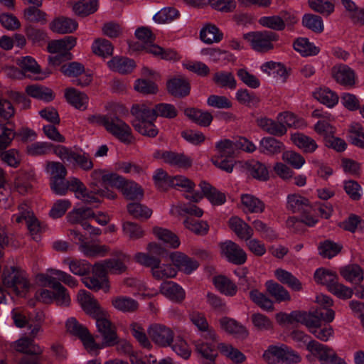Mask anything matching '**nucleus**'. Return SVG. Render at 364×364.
I'll return each instance as SVG.
<instances>
[{"label": "nucleus", "mask_w": 364, "mask_h": 364, "mask_svg": "<svg viewBox=\"0 0 364 364\" xmlns=\"http://www.w3.org/2000/svg\"><path fill=\"white\" fill-rule=\"evenodd\" d=\"M68 221L72 224H80L86 230L85 234L76 230L71 232L75 242L79 245V249L86 256L91 255L90 246V222H91V204L77 203L75 208L67 215Z\"/></svg>", "instance_id": "f257e3e1"}, {"label": "nucleus", "mask_w": 364, "mask_h": 364, "mask_svg": "<svg viewBox=\"0 0 364 364\" xmlns=\"http://www.w3.org/2000/svg\"><path fill=\"white\" fill-rule=\"evenodd\" d=\"M3 287H0V304H6L12 299V294L25 296L29 289V283L26 273L15 267H6L2 273Z\"/></svg>", "instance_id": "f03ea898"}, {"label": "nucleus", "mask_w": 364, "mask_h": 364, "mask_svg": "<svg viewBox=\"0 0 364 364\" xmlns=\"http://www.w3.org/2000/svg\"><path fill=\"white\" fill-rule=\"evenodd\" d=\"M125 178L115 173H107L102 170L92 171V204L100 203L103 198L112 200L117 194L107 187L111 186L120 191Z\"/></svg>", "instance_id": "7ed1b4c3"}, {"label": "nucleus", "mask_w": 364, "mask_h": 364, "mask_svg": "<svg viewBox=\"0 0 364 364\" xmlns=\"http://www.w3.org/2000/svg\"><path fill=\"white\" fill-rule=\"evenodd\" d=\"M92 318L96 320V326L103 337L102 344H98L92 338V351L105 346H113L118 339L116 328L109 319V315L100 306L99 302L92 298Z\"/></svg>", "instance_id": "20e7f679"}, {"label": "nucleus", "mask_w": 364, "mask_h": 364, "mask_svg": "<svg viewBox=\"0 0 364 364\" xmlns=\"http://www.w3.org/2000/svg\"><path fill=\"white\" fill-rule=\"evenodd\" d=\"M130 112L134 117L132 124L136 132L149 137H155L158 134V129L154 124L156 120L154 107L143 103L135 104Z\"/></svg>", "instance_id": "39448f33"}, {"label": "nucleus", "mask_w": 364, "mask_h": 364, "mask_svg": "<svg viewBox=\"0 0 364 364\" xmlns=\"http://www.w3.org/2000/svg\"><path fill=\"white\" fill-rule=\"evenodd\" d=\"M94 122L102 124L109 133L122 143L130 144L134 141L131 127L118 117L107 118L105 116H92V122Z\"/></svg>", "instance_id": "423d86ee"}, {"label": "nucleus", "mask_w": 364, "mask_h": 364, "mask_svg": "<svg viewBox=\"0 0 364 364\" xmlns=\"http://www.w3.org/2000/svg\"><path fill=\"white\" fill-rule=\"evenodd\" d=\"M75 44L76 39L73 36H65L61 39L50 42L48 50L50 53L56 55L49 57V63L53 65H58L63 60L71 59L72 56L70 50Z\"/></svg>", "instance_id": "0eeeda50"}, {"label": "nucleus", "mask_w": 364, "mask_h": 364, "mask_svg": "<svg viewBox=\"0 0 364 364\" xmlns=\"http://www.w3.org/2000/svg\"><path fill=\"white\" fill-rule=\"evenodd\" d=\"M255 51L266 53L274 48L273 42L277 41L279 35L271 31L250 32L243 35Z\"/></svg>", "instance_id": "6e6552de"}, {"label": "nucleus", "mask_w": 364, "mask_h": 364, "mask_svg": "<svg viewBox=\"0 0 364 364\" xmlns=\"http://www.w3.org/2000/svg\"><path fill=\"white\" fill-rule=\"evenodd\" d=\"M263 358L269 364H274V358L287 364L298 363L301 361V356L285 345L269 346L263 353Z\"/></svg>", "instance_id": "1a4fd4ad"}, {"label": "nucleus", "mask_w": 364, "mask_h": 364, "mask_svg": "<svg viewBox=\"0 0 364 364\" xmlns=\"http://www.w3.org/2000/svg\"><path fill=\"white\" fill-rule=\"evenodd\" d=\"M153 156L157 159H162L165 164L171 166L183 169L189 168L193 164V159L183 152H176L171 150H156L154 153Z\"/></svg>", "instance_id": "9d476101"}, {"label": "nucleus", "mask_w": 364, "mask_h": 364, "mask_svg": "<svg viewBox=\"0 0 364 364\" xmlns=\"http://www.w3.org/2000/svg\"><path fill=\"white\" fill-rule=\"evenodd\" d=\"M307 349L318 358L321 364H346L332 349L318 341H309Z\"/></svg>", "instance_id": "9b49d317"}, {"label": "nucleus", "mask_w": 364, "mask_h": 364, "mask_svg": "<svg viewBox=\"0 0 364 364\" xmlns=\"http://www.w3.org/2000/svg\"><path fill=\"white\" fill-rule=\"evenodd\" d=\"M65 329L68 334L80 340L88 353L91 352V335L86 326L75 317H70L65 321Z\"/></svg>", "instance_id": "f8f14e48"}, {"label": "nucleus", "mask_w": 364, "mask_h": 364, "mask_svg": "<svg viewBox=\"0 0 364 364\" xmlns=\"http://www.w3.org/2000/svg\"><path fill=\"white\" fill-rule=\"evenodd\" d=\"M18 213L13 215L12 220L16 223H21L26 222L28 230L34 240H38L36 237L38 232L41 230V226L38 220L33 216V213L31 211L28 205L23 203L18 206Z\"/></svg>", "instance_id": "ddd939ff"}, {"label": "nucleus", "mask_w": 364, "mask_h": 364, "mask_svg": "<svg viewBox=\"0 0 364 364\" xmlns=\"http://www.w3.org/2000/svg\"><path fill=\"white\" fill-rule=\"evenodd\" d=\"M220 250L222 255L225 257L229 262L241 265L247 261V256L245 250L231 240H227L221 243Z\"/></svg>", "instance_id": "4468645a"}, {"label": "nucleus", "mask_w": 364, "mask_h": 364, "mask_svg": "<svg viewBox=\"0 0 364 364\" xmlns=\"http://www.w3.org/2000/svg\"><path fill=\"white\" fill-rule=\"evenodd\" d=\"M147 331L151 340L161 347L169 346L173 343V331L163 324L154 323L149 327Z\"/></svg>", "instance_id": "2eb2a0df"}, {"label": "nucleus", "mask_w": 364, "mask_h": 364, "mask_svg": "<svg viewBox=\"0 0 364 364\" xmlns=\"http://www.w3.org/2000/svg\"><path fill=\"white\" fill-rule=\"evenodd\" d=\"M38 279L43 286L50 287L55 291V301L58 305L68 306L70 302L67 289L50 276L38 275Z\"/></svg>", "instance_id": "dca6fc26"}, {"label": "nucleus", "mask_w": 364, "mask_h": 364, "mask_svg": "<svg viewBox=\"0 0 364 364\" xmlns=\"http://www.w3.org/2000/svg\"><path fill=\"white\" fill-rule=\"evenodd\" d=\"M55 153L63 161L73 165H78L83 169H89L91 167V161H88L85 156L77 154L65 146L56 147Z\"/></svg>", "instance_id": "f3484780"}, {"label": "nucleus", "mask_w": 364, "mask_h": 364, "mask_svg": "<svg viewBox=\"0 0 364 364\" xmlns=\"http://www.w3.org/2000/svg\"><path fill=\"white\" fill-rule=\"evenodd\" d=\"M333 78L340 85L353 87L355 84V73L347 65L340 64L331 68Z\"/></svg>", "instance_id": "a211bd4d"}, {"label": "nucleus", "mask_w": 364, "mask_h": 364, "mask_svg": "<svg viewBox=\"0 0 364 364\" xmlns=\"http://www.w3.org/2000/svg\"><path fill=\"white\" fill-rule=\"evenodd\" d=\"M170 259L178 269L184 273L189 274L196 270L199 263L181 252H175L170 254Z\"/></svg>", "instance_id": "6ab92c4d"}, {"label": "nucleus", "mask_w": 364, "mask_h": 364, "mask_svg": "<svg viewBox=\"0 0 364 364\" xmlns=\"http://www.w3.org/2000/svg\"><path fill=\"white\" fill-rule=\"evenodd\" d=\"M168 92L175 97L183 98L190 93L191 85L184 77H173L166 82Z\"/></svg>", "instance_id": "aec40b11"}, {"label": "nucleus", "mask_w": 364, "mask_h": 364, "mask_svg": "<svg viewBox=\"0 0 364 364\" xmlns=\"http://www.w3.org/2000/svg\"><path fill=\"white\" fill-rule=\"evenodd\" d=\"M109 68L122 75L131 73L136 68L135 61L133 59L124 56H114L107 62Z\"/></svg>", "instance_id": "412c9836"}, {"label": "nucleus", "mask_w": 364, "mask_h": 364, "mask_svg": "<svg viewBox=\"0 0 364 364\" xmlns=\"http://www.w3.org/2000/svg\"><path fill=\"white\" fill-rule=\"evenodd\" d=\"M219 323L223 330L236 338L244 339L248 336L246 328L233 318L223 317L219 320Z\"/></svg>", "instance_id": "4be33fe9"}, {"label": "nucleus", "mask_w": 364, "mask_h": 364, "mask_svg": "<svg viewBox=\"0 0 364 364\" xmlns=\"http://www.w3.org/2000/svg\"><path fill=\"white\" fill-rule=\"evenodd\" d=\"M257 124L263 131L270 135L282 136L287 133V127L279 123V121H274L270 118L261 117L257 119Z\"/></svg>", "instance_id": "5701e85b"}, {"label": "nucleus", "mask_w": 364, "mask_h": 364, "mask_svg": "<svg viewBox=\"0 0 364 364\" xmlns=\"http://www.w3.org/2000/svg\"><path fill=\"white\" fill-rule=\"evenodd\" d=\"M69 190L74 193L77 199L82 204H91V193L85 185L77 178H70L68 180Z\"/></svg>", "instance_id": "b1692460"}, {"label": "nucleus", "mask_w": 364, "mask_h": 364, "mask_svg": "<svg viewBox=\"0 0 364 364\" xmlns=\"http://www.w3.org/2000/svg\"><path fill=\"white\" fill-rule=\"evenodd\" d=\"M160 292L169 299L181 302L185 299V291L178 284L167 281L160 286Z\"/></svg>", "instance_id": "393cba45"}, {"label": "nucleus", "mask_w": 364, "mask_h": 364, "mask_svg": "<svg viewBox=\"0 0 364 364\" xmlns=\"http://www.w3.org/2000/svg\"><path fill=\"white\" fill-rule=\"evenodd\" d=\"M64 95L67 102L76 109L84 110L88 106L89 97L75 88H67Z\"/></svg>", "instance_id": "a878e982"}, {"label": "nucleus", "mask_w": 364, "mask_h": 364, "mask_svg": "<svg viewBox=\"0 0 364 364\" xmlns=\"http://www.w3.org/2000/svg\"><path fill=\"white\" fill-rule=\"evenodd\" d=\"M77 28V23L70 18L58 17L50 24V28L55 33L65 34L75 31Z\"/></svg>", "instance_id": "bb28decb"}, {"label": "nucleus", "mask_w": 364, "mask_h": 364, "mask_svg": "<svg viewBox=\"0 0 364 364\" xmlns=\"http://www.w3.org/2000/svg\"><path fill=\"white\" fill-rule=\"evenodd\" d=\"M12 346L16 351L23 353L40 355L43 353V348L32 338L28 337L19 338L13 343Z\"/></svg>", "instance_id": "cd10ccee"}, {"label": "nucleus", "mask_w": 364, "mask_h": 364, "mask_svg": "<svg viewBox=\"0 0 364 364\" xmlns=\"http://www.w3.org/2000/svg\"><path fill=\"white\" fill-rule=\"evenodd\" d=\"M284 148V144L273 136L263 137L259 142L260 152L267 155L279 154Z\"/></svg>", "instance_id": "c85d7f7f"}, {"label": "nucleus", "mask_w": 364, "mask_h": 364, "mask_svg": "<svg viewBox=\"0 0 364 364\" xmlns=\"http://www.w3.org/2000/svg\"><path fill=\"white\" fill-rule=\"evenodd\" d=\"M294 49L303 57L314 56L320 52V48L311 43L306 38H298L293 43Z\"/></svg>", "instance_id": "c756f323"}, {"label": "nucleus", "mask_w": 364, "mask_h": 364, "mask_svg": "<svg viewBox=\"0 0 364 364\" xmlns=\"http://www.w3.org/2000/svg\"><path fill=\"white\" fill-rule=\"evenodd\" d=\"M229 225L234 232L241 239L248 240L253 235V229L237 217L231 218Z\"/></svg>", "instance_id": "7c9ffc66"}, {"label": "nucleus", "mask_w": 364, "mask_h": 364, "mask_svg": "<svg viewBox=\"0 0 364 364\" xmlns=\"http://www.w3.org/2000/svg\"><path fill=\"white\" fill-rule=\"evenodd\" d=\"M240 146L237 140L232 141L227 139L220 140L215 144V149L222 158L235 157L240 150Z\"/></svg>", "instance_id": "2f4dec72"}, {"label": "nucleus", "mask_w": 364, "mask_h": 364, "mask_svg": "<svg viewBox=\"0 0 364 364\" xmlns=\"http://www.w3.org/2000/svg\"><path fill=\"white\" fill-rule=\"evenodd\" d=\"M268 294L272 296L277 302L287 301L291 300V296L288 291L281 284L269 280L265 283Z\"/></svg>", "instance_id": "473e14b6"}, {"label": "nucleus", "mask_w": 364, "mask_h": 364, "mask_svg": "<svg viewBox=\"0 0 364 364\" xmlns=\"http://www.w3.org/2000/svg\"><path fill=\"white\" fill-rule=\"evenodd\" d=\"M184 114L193 122L202 127H208L213 119L209 112L196 108H187L185 109Z\"/></svg>", "instance_id": "72a5a7b5"}, {"label": "nucleus", "mask_w": 364, "mask_h": 364, "mask_svg": "<svg viewBox=\"0 0 364 364\" xmlns=\"http://www.w3.org/2000/svg\"><path fill=\"white\" fill-rule=\"evenodd\" d=\"M287 208L293 213H306L310 209L307 198L297 194H291L287 197Z\"/></svg>", "instance_id": "f704fd0d"}, {"label": "nucleus", "mask_w": 364, "mask_h": 364, "mask_svg": "<svg viewBox=\"0 0 364 364\" xmlns=\"http://www.w3.org/2000/svg\"><path fill=\"white\" fill-rule=\"evenodd\" d=\"M199 186L204 195L210 202L216 205H220L225 202V196L224 193L218 191L210 184L205 181H201Z\"/></svg>", "instance_id": "c9c22d12"}, {"label": "nucleus", "mask_w": 364, "mask_h": 364, "mask_svg": "<svg viewBox=\"0 0 364 364\" xmlns=\"http://www.w3.org/2000/svg\"><path fill=\"white\" fill-rule=\"evenodd\" d=\"M245 168L254 178L265 181L269 178V171L266 166L258 161H249L245 163Z\"/></svg>", "instance_id": "e433bc0d"}, {"label": "nucleus", "mask_w": 364, "mask_h": 364, "mask_svg": "<svg viewBox=\"0 0 364 364\" xmlns=\"http://www.w3.org/2000/svg\"><path fill=\"white\" fill-rule=\"evenodd\" d=\"M341 275L347 281L358 284L363 279V272L358 264H349L340 269Z\"/></svg>", "instance_id": "4c0bfd02"}, {"label": "nucleus", "mask_w": 364, "mask_h": 364, "mask_svg": "<svg viewBox=\"0 0 364 364\" xmlns=\"http://www.w3.org/2000/svg\"><path fill=\"white\" fill-rule=\"evenodd\" d=\"M291 139L296 146L306 153L314 152L318 146L314 139L302 133L292 134Z\"/></svg>", "instance_id": "58836bf2"}, {"label": "nucleus", "mask_w": 364, "mask_h": 364, "mask_svg": "<svg viewBox=\"0 0 364 364\" xmlns=\"http://www.w3.org/2000/svg\"><path fill=\"white\" fill-rule=\"evenodd\" d=\"M296 322L305 325L311 333L321 323L318 311L309 313L297 311Z\"/></svg>", "instance_id": "ea45409f"}, {"label": "nucleus", "mask_w": 364, "mask_h": 364, "mask_svg": "<svg viewBox=\"0 0 364 364\" xmlns=\"http://www.w3.org/2000/svg\"><path fill=\"white\" fill-rule=\"evenodd\" d=\"M213 81L221 88L235 90L237 87V81L230 72L219 71L213 76Z\"/></svg>", "instance_id": "a19ab883"}, {"label": "nucleus", "mask_w": 364, "mask_h": 364, "mask_svg": "<svg viewBox=\"0 0 364 364\" xmlns=\"http://www.w3.org/2000/svg\"><path fill=\"white\" fill-rule=\"evenodd\" d=\"M215 287L223 294L229 296H235L237 287L235 283L225 276H217L213 278Z\"/></svg>", "instance_id": "79ce46f5"}, {"label": "nucleus", "mask_w": 364, "mask_h": 364, "mask_svg": "<svg viewBox=\"0 0 364 364\" xmlns=\"http://www.w3.org/2000/svg\"><path fill=\"white\" fill-rule=\"evenodd\" d=\"M223 33L215 25L212 24H208L203 27L200 33L201 41L207 44L218 43L223 39Z\"/></svg>", "instance_id": "37998d69"}, {"label": "nucleus", "mask_w": 364, "mask_h": 364, "mask_svg": "<svg viewBox=\"0 0 364 364\" xmlns=\"http://www.w3.org/2000/svg\"><path fill=\"white\" fill-rule=\"evenodd\" d=\"M120 191L128 200H137L142 198L144 192L141 187L133 181H124V184Z\"/></svg>", "instance_id": "c03bdc74"}, {"label": "nucleus", "mask_w": 364, "mask_h": 364, "mask_svg": "<svg viewBox=\"0 0 364 364\" xmlns=\"http://www.w3.org/2000/svg\"><path fill=\"white\" fill-rule=\"evenodd\" d=\"M153 232L159 240L166 243L171 247L177 248L180 245L177 235L168 229L155 227L153 228Z\"/></svg>", "instance_id": "a18cd8bd"}, {"label": "nucleus", "mask_w": 364, "mask_h": 364, "mask_svg": "<svg viewBox=\"0 0 364 364\" xmlns=\"http://www.w3.org/2000/svg\"><path fill=\"white\" fill-rule=\"evenodd\" d=\"M196 348L198 353L205 359L204 361H215L218 355V350L215 343L208 341H198L196 343Z\"/></svg>", "instance_id": "49530a36"}, {"label": "nucleus", "mask_w": 364, "mask_h": 364, "mask_svg": "<svg viewBox=\"0 0 364 364\" xmlns=\"http://www.w3.org/2000/svg\"><path fill=\"white\" fill-rule=\"evenodd\" d=\"M115 309L122 312H133L138 309L139 304L134 299L127 296H117L112 300Z\"/></svg>", "instance_id": "de8ad7c7"}, {"label": "nucleus", "mask_w": 364, "mask_h": 364, "mask_svg": "<svg viewBox=\"0 0 364 364\" xmlns=\"http://www.w3.org/2000/svg\"><path fill=\"white\" fill-rule=\"evenodd\" d=\"M114 46L107 39L103 38H96L94 41L92 52L102 58L112 56L113 54Z\"/></svg>", "instance_id": "09e8293b"}, {"label": "nucleus", "mask_w": 364, "mask_h": 364, "mask_svg": "<svg viewBox=\"0 0 364 364\" xmlns=\"http://www.w3.org/2000/svg\"><path fill=\"white\" fill-rule=\"evenodd\" d=\"M28 95L46 102L51 101L53 99V92L45 87L38 85H32L26 87Z\"/></svg>", "instance_id": "8fccbe9b"}, {"label": "nucleus", "mask_w": 364, "mask_h": 364, "mask_svg": "<svg viewBox=\"0 0 364 364\" xmlns=\"http://www.w3.org/2000/svg\"><path fill=\"white\" fill-rule=\"evenodd\" d=\"M220 353L236 363H241L246 360L245 355L238 349L231 345L223 343H219L217 346Z\"/></svg>", "instance_id": "3c124183"}, {"label": "nucleus", "mask_w": 364, "mask_h": 364, "mask_svg": "<svg viewBox=\"0 0 364 364\" xmlns=\"http://www.w3.org/2000/svg\"><path fill=\"white\" fill-rule=\"evenodd\" d=\"M249 294L250 299L262 309L267 311L274 310L273 301L263 293L254 289L250 291Z\"/></svg>", "instance_id": "603ef678"}, {"label": "nucleus", "mask_w": 364, "mask_h": 364, "mask_svg": "<svg viewBox=\"0 0 364 364\" xmlns=\"http://www.w3.org/2000/svg\"><path fill=\"white\" fill-rule=\"evenodd\" d=\"M315 97L328 107H334L338 102V97L336 92L328 88H321L314 93Z\"/></svg>", "instance_id": "864d4df0"}, {"label": "nucleus", "mask_w": 364, "mask_h": 364, "mask_svg": "<svg viewBox=\"0 0 364 364\" xmlns=\"http://www.w3.org/2000/svg\"><path fill=\"white\" fill-rule=\"evenodd\" d=\"M41 275L50 276L54 279V281L62 282L72 288L75 287L77 284V280L70 274L56 269H49L46 274H41Z\"/></svg>", "instance_id": "5fc2aeb1"}, {"label": "nucleus", "mask_w": 364, "mask_h": 364, "mask_svg": "<svg viewBox=\"0 0 364 364\" xmlns=\"http://www.w3.org/2000/svg\"><path fill=\"white\" fill-rule=\"evenodd\" d=\"M241 201L242 205L251 213H260L264 210V203L252 195H242Z\"/></svg>", "instance_id": "6e6d98bb"}, {"label": "nucleus", "mask_w": 364, "mask_h": 364, "mask_svg": "<svg viewBox=\"0 0 364 364\" xmlns=\"http://www.w3.org/2000/svg\"><path fill=\"white\" fill-rule=\"evenodd\" d=\"M34 176L32 173L19 176L15 181L14 188L20 194H26L31 191Z\"/></svg>", "instance_id": "4d7b16f0"}, {"label": "nucleus", "mask_w": 364, "mask_h": 364, "mask_svg": "<svg viewBox=\"0 0 364 364\" xmlns=\"http://www.w3.org/2000/svg\"><path fill=\"white\" fill-rule=\"evenodd\" d=\"M336 272L323 268H319L314 273V279L317 283L326 286L327 289L338 280Z\"/></svg>", "instance_id": "13d9d810"}, {"label": "nucleus", "mask_w": 364, "mask_h": 364, "mask_svg": "<svg viewBox=\"0 0 364 364\" xmlns=\"http://www.w3.org/2000/svg\"><path fill=\"white\" fill-rule=\"evenodd\" d=\"M302 24L312 31L320 33L323 31V20L321 16L307 14L302 18Z\"/></svg>", "instance_id": "bf43d9fd"}, {"label": "nucleus", "mask_w": 364, "mask_h": 364, "mask_svg": "<svg viewBox=\"0 0 364 364\" xmlns=\"http://www.w3.org/2000/svg\"><path fill=\"white\" fill-rule=\"evenodd\" d=\"M310 8L323 16H329L334 11V4L331 0H309Z\"/></svg>", "instance_id": "052dcab7"}, {"label": "nucleus", "mask_w": 364, "mask_h": 364, "mask_svg": "<svg viewBox=\"0 0 364 364\" xmlns=\"http://www.w3.org/2000/svg\"><path fill=\"white\" fill-rule=\"evenodd\" d=\"M130 330L132 336L139 343L141 346L147 349L151 347V343L146 334V331L141 324L132 323L130 325Z\"/></svg>", "instance_id": "680f3d73"}, {"label": "nucleus", "mask_w": 364, "mask_h": 364, "mask_svg": "<svg viewBox=\"0 0 364 364\" xmlns=\"http://www.w3.org/2000/svg\"><path fill=\"white\" fill-rule=\"evenodd\" d=\"M134 260L139 264L146 267H150L151 272L153 269L161 264V260L156 256L151 255L149 253L137 252L134 257Z\"/></svg>", "instance_id": "e2e57ef3"}, {"label": "nucleus", "mask_w": 364, "mask_h": 364, "mask_svg": "<svg viewBox=\"0 0 364 364\" xmlns=\"http://www.w3.org/2000/svg\"><path fill=\"white\" fill-rule=\"evenodd\" d=\"M152 276L157 280L173 278L177 274V269L171 264H159L153 269Z\"/></svg>", "instance_id": "0e129e2a"}, {"label": "nucleus", "mask_w": 364, "mask_h": 364, "mask_svg": "<svg viewBox=\"0 0 364 364\" xmlns=\"http://www.w3.org/2000/svg\"><path fill=\"white\" fill-rule=\"evenodd\" d=\"M342 247L331 240H325L318 246L319 254L325 258H332L340 252Z\"/></svg>", "instance_id": "69168bd1"}, {"label": "nucleus", "mask_w": 364, "mask_h": 364, "mask_svg": "<svg viewBox=\"0 0 364 364\" xmlns=\"http://www.w3.org/2000/svg\"><path fill=\"white\" fill-rule=\"evenodd\" d=\"M350 142L360 148H364V132L363 127L358 123H353L349 129Z\"/></svg>", "instance_id": "338daca9"}, {"label": "nucleus", "mask_w": 364, "mask_h": 364, "mask_svg": "<svg viewBox=\"0 0 364 364\" xmlns=\"http://www.w3.org/2000/svg\"><path fill=\"white\" fill-rule=\"evenodd\" d=\"M237 100L247 106H255L259 102V97L253 92L247 89H240L236 92Z\"/></svg>", "instance_id": "774afa93"}]
</instances>
